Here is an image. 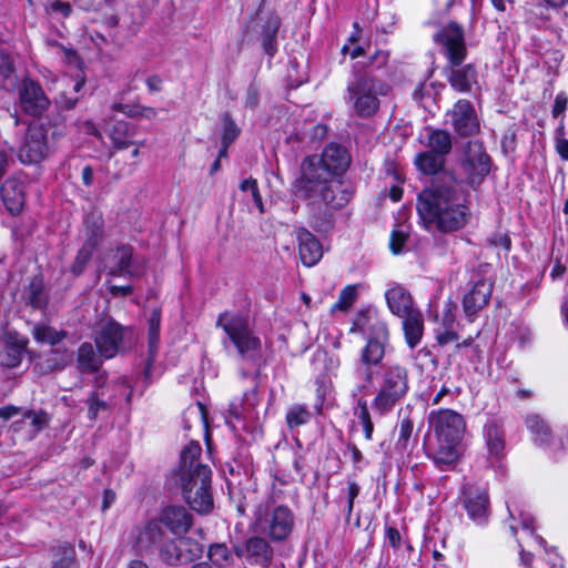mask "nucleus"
<instances>
[{
    "instance_id": "obj_1",
    "label": "nucleus",
    "mask_w": 568,
    "mask_h": 568,
    "mask_svg": "<svg viewBox=\"0 0 568 568\" xmlns=\"http://www.w3.org/2000/svg\"><path fill=\"white\" fill-rule=\"evenodd\" d=\"M351 163L343 146L331 143L322 154L304 158L292 183V193L314 213H328L344 207L352 192L339 180Z\"/></svg>"
},
{
    "instance_id": "obj_2",
    "label": "nucleus",
    "mask_w": 568,
    "mask_h": 568,
    "mask_svg": "<svg viewBox=\"0 0 568 568\" xmlns=\"http://www.w3.org/2000/svg\"><path fill=\"white\" fill-rule=\"evenodd\" d=\"M417 212L427 230L452 233L463 229L470 216L466 195L452 171L442 172L417 196Z\"/></svg>"
},
{
    "instance_id": "obj_3",
    "label": "nucleus",
    "mask_w": 568,
    "mask_h": 568,
    "mask_svg": "<svg viewBox=\"0 0 568 568\" xmlns=\"http://www.w3.org/2000/svg\"><path fill=\"white\" fill-rule=\"evenodd\" d=\"M201 454L202 447L199 443L189 444L181 453L178 475L183 497L189 506L199 514H207L213 509L212 471L207 465L199 460Z\"/></svg>"
},
{
    "instance_id": "obj_4",
    "label": "nucleus",
    "mask_w": 568,
    "mask_h": 568,
    "mask_svg": "<svg viewBox=\"0 0 568 568\" xmlns=\"http://www.w3.org/2000/svg\"><path fill=\"white\" fill-rule=\"evenodd\" d=\"M434 40L448 60L445 74L452 88L458 92H469L477 83V71L473 64L462 65L467 55L463 29L450 22L434 36Z\"/></svg>"
},
{
    "instance_id": "obj_5",
    "label": "nucleus",
    "mask_w": 568,
    "mask_h": 568,
    "mask_svg": "<svg viewBox=\"0 0 568 568\" xmlns=\"http://www.w3.org/2000/svg\"><path fill=\"white\" fill-rule=\"evenodd\" d=\"M346 91L354 112L359 118L367 119L377 113L381 106L379 97L387 95L389 87L372 74L363 73L347 84Z\"/></svg>"
},
{
    "instance_id": "obj_6",
    "label": "nucleus",
    "mask_w": 568,
    "mask_h": 568,
    "mask_svg": "<svg viewBox=\"0 0 568 568\" xmlns=\"http://www.w3.org/2000/svg\"><path fill=\"white\" fill-rule=\"evenodd\" d=\"M294 524L295 516L287 506L260 504L254 511L251 528L254 532L278 542L291 536Z\"/></svg>"
},
{
    "instance_id": "obj_7",
    "label": "nucleus",
    "mask_w": 568,
    "mask_h": 568,
    "mask_svg": "<svg viewBox=\"0 0 568 568\" xmlns=\"http://www.w3.org/2000/svg\"><path fill=\"white\" fill-rule=\"evenodd\" d=\"M408 392V369L400 364H386L382 368L378 392L373 409L381 416L389 413Z\"/></svg>"
},
{
    "instance_id": "obj_8",
    "label": "nucleus",
    "mask_w": 568,
    "mask_h": 568,
    "mask_svg": "<svg viewBox=\"0 0 568 568\" xmlns=\"http://www.w3.org/2000/svg\"><path fill=\"white\" fill-rule=\"evenodd\" d=\"M134 338L132 328L123 326L112 318L101 320L94 333L95 345L104 358H112L130 348Z\"/></svg>"
},
{
    "instance_id": "obj_9",
    "label": "nucleus",
    "mask_w": 568,
    "mask_h": 568,
    "mask_svg": "<svg viewBox=\"0 0 568 568\" xmlns=\"http://www.w3.org/2000/svg\"><path fill=\"white\" fill-rule=\"evenodd\" d=\"M216 325L223 328L241 356L253 357L254 353L260 348V338L253 335L248 321L244 315L222 313L217 318Z\"/></svg>"
},
{
    "instance_id": "obj_10",
    "label": "nucleus",
    "mask_w": 568,
    "mask_h": 568,
    "mask_svg": "<svg viewBox=\"0 0 568 568\" xmlns=\"http://www.w3.org/2000/svg\"><path fill=\"white\" fill-rule=\"evenodd\" d=\"M491 166L490 156L478 142H468L465 154L460 160V169L465 181L471 187L481 184L489 174Z\"/></svg>"
},
{
    "instance_id": "obj_11",
    "label": "nucleus",
    "mask_w": 568,
    "mask_h": 568,
    "mask_svg": "<svg viewBox=\"0 0 568 568\" xmlns=\"http://www.w3.org/2000/svg\"><path fill=\"white\" fill-rule=\"evenodd\" d=\"M438 443H460L466 430L464 417L452 409L432 412L428 417Z\"/></svg>"
},
{
    "instance_id": "obj_12",
    "label": "nucleus",
    "mask_w": 568,
    "mask_h": 568,
    "mask_svg": "<svg viewBox=\"0 0 568 568\" xmlns=\"http://www.w3.org/2000/svg\"><path fill=\"white\" fill-rule=\"evenodd\" d=\"M202 552V545L190 537H178L164 542L160 548L161 559L171 566L191 562L199 558Z\"/></svg>"
},
{
    "instance_id": "obj_13",
    "label": "nucleus",
    "mask_w": 568,
    "mask_h": 568,
    "mask_svg": "<svg viewBox=\"0 0 568 568\" xmlns=\"http://www.w3.org/2000/svg\"><path fill=\"white\" fill-rule=\"evenodd\" d=\"M47 131L40 124H31L27 129L24 141L19 148L18 158L24 164L40 162L47 154Z\"/></svg>"
},
{
    "instance_id": "obj_14",
    "label": "nucleus",
    "mask_w": 568,
    "mask_h": 568,
    "mask_svg": "<svg viewBox=\"0 0 568 568\" xmlns=\"http://www.w3.org/2000/svg\"><path fill=\"white\" fill-rule=\"evenodd\" d=\"M19 100L22 111L32 116L41 115L50 104L39 83L31 79H24L19 88Z\"/></svg>"
},
{
    "instance_id": "obj_15",
    "label": "nucleus",
    "mask_w": 568,
    "mask_h": 568,
    "mask_svg": "<svg viewBox=\"0 0 568 568\" xmlns=\"http://www.w3.org/2000/svg\"><path fill=\"white\" fill-rule=\"evenodd\" d=\"M388 338H367L366 345L362 348L359 355V364L355 373L364 382L371 384L373 382L372 367L378 365L385 355V345Z\"/></svg>"
},
{
    "instance_id": "obj_16",
    "label": "nucleus",
    "mask_w": 568,
    "mask_h": 568,
    "mask_svg": "<svg viewBox=\"0 0 568 568\" xmlns=\"http://www.w3.org/2000/svg\"><path fill=\"white\" fill-rule=\"evenodd\" d=\"M462 503L468 516L476 521L483 523L488 517L489 500L487 491L474 483H466L463 486Z\"/></svg>"
},
{
    "instance_id": "obj_17",
    "label": "nucleus",
    "mask_w": 568,
    "mask_h": 568,
    "mask_svg": "<svg viewBox=\"0 0 568 568\" xmlns=\"http://www.w3.org/2000/svg\"><path fill=\"white\" fill-rule=\"evenodd\" d=\"M447 115L454 130L462 136L473 135L479 131L474 106L467 100H458Z\"/></svg>"
},
{
    "instance_id": "obj_18",
    "label": "nucleus",
    "mask_w": 568,
    "mask_h": 568,
    "mask_svg": "<svg viewBox=\"0 0 568 568\" xmlns=\"http://www.w3.org/2000/svg\"><path fill=\"white\" fill-rule=\"evenodd\" d=\"M351 332L361 333L367 338H388L386 323L378 316L376 310L367 307L357 312L353 320Z\"/></svg>"
},
{
    "instance_id": "obj_19",
    "label": "nucleus",
    "mask_w": 568,
    "mask_h": 568,
    "mask_svg": "<svg viewBox=\"0 0 568 568\" xmlns=\"http://www.w3.org/2000/svg\"><path fill=\"white\" fill-rule=\"evenodd\" d=\"M493 293V282L487 278L478 280L471 288L464 295L463 308L467 317H473L485 307Z\"/></svg>"
},
{
    "instance_id": "obj_20",
    "label": "nucleus",
    "mask_w": 568,
    "mask_h": 568,
    "mask_svg": "<svg viewBox=\"0 0 568 568\" xmlns=\"http://www.w3.org/2000/svg\"><path fill=\"white\" fill-rule=\"evenodd\" d=\"M246 560L262 568H268L273 560V548L264 536H253L245 542Z\"/></svg>"
},
{
    "instance_id": "obj_21",
    "label": "nucleus",
    "mask_w": 568,
    "mask_h": 568,
    "mask_svg": "<svg viewBox=\"0 0 568 568\" xmlns=\"http://www.w3.org/2000/svg\"><path fill=\"white\" fill-rule=\"evenodd\" d=\"M28 339L17 333H8L3 351L0 353V364L6 367H17L26 353Z\"/></svg>"
},
{
    "instance_id": "obj_22",
    "label": "nucleus",
    "mask_w": 568,
    "mask_h": 568,
    "mask_svg": "<svg viewBox=\"0 0 568 568\" xmlns=\"http://www.w3.org/2000/svg\"><path fill=\"white\" fill-rule=\"evenodd\" d=\"M160 517L161 521L174 535L186 532L193 524L192 515L182 506L165 507Z\"/></svg>"
},
{
    "instance_id": "obj_23",
    "label": "nucleus",
    "mask_w": 568,
    "mask_h": 568,
    "mask_svg": "<svg viewBox=\"0 0 568 568\" xmlns=\"http://www.w3.org/2000/svg\"><path fill=\"white\" fill-rule=\"evenodd\" d=\"M105 130L115 150H125L134 144L136 128L132 123L115 120L108 123Z\"/></svg>"
},
{
    "instance_id": "obj_24",
    "label": "nucleus",
    "mask_w": 568,
    "mask_h": 568,
    "mask_svg": "<svg viewBox=\"0 0 568 568\" xmlns=\"http://www.w3.org/2000/svg\"><path fill=\"white\" fill-rule=\"evenodd\" d=\"M298 252L302 263L305 266H314L323 255L321 243L307 230H300L297 232Z\"/></svg>"
},
{
    "instance_id": "obj_25",
    "label": "nucleus",
    "mask_w": 568,
    "mask_h": 568,
    "mask_svg": "<svg viewBox=\"0 0 568 568\" xmlns=\"http://www.w3.org/2000/svg\"><path fill=\"white\" fill-rule=\"evenodd\" d=\"M1 197L11 214L20 213L26 199L23 183L14 178L7 179L1 187Z\"/></svg>"
},
{
    "instance_id": "obj_26",
    "label": "nucleus",
    "mask_w": 568,
    "mask_h": 568,
    "mask_svg": "<svg viewBox=\"0 0 568 568\" xmlns=\"http://www.w3.org/2000/svg\"><path fill=\"white\" fill-rule=\"evenodd\" d=\"M385 298L389 311L396 316H404L414 310L410 293L402 285L394 284L385 292Z\"/></svg>"
},
{
    "instance_id": "obj_27",
    "label": "nucleus",
    "mask_w": 568,
    "mask_h": 568,
    "mask_svg": "<svg viewBox=\"0 0 568 568\" xmlns=\"http://www.w3.org/2000/svg\"><path fill=\"white\" fill-rule=\"evenodd\" d=\"M161 518L146 521L138 531L136 545L141 550H148L160 544L165 535Z\"/></svg>"
},
{
    "instance_id": "obj_28",
    "label": "nucleus",
    "mask_w": 568,
    "mask_h": 568,
    "mask_svg": "<svg viewBox=\"0 0 568 568\" xmlns=\"http://www.w3.org/2000/svg\"><path fill=\"white\" fill-rule=\"evenodd\" d=\"M403 318V329L406 343L410 348H414L422 339L424 332V318L422 313L414 308L409 314L399 316Z\"/></svg>"
},
{
    "instance_id": "obj_29",
    "label": "nucleus",
    "mask_w": 568,
    "mask_h": 568,
    "mask_svg": "<svg viewBox=\"0 0 568 568\" xmlns=\"http://www.w3.org/2000/svg\"><path fill=\"white\" fill-rule=\"evenodd\" d=\"M415 164L424 174L434 175L433 179L446 171L444 170L445 158L429 150L419 153L415 159Z\"/></svg>"
},
{
    "instance_id": "obj_30",
    "label": "nucleus",
    "mask_w": 568,
    "mask_h": 568,
    "mask_svg": "<svg viewBox=\"0 0 568 568\" xmlns=\"http://www.w3.org/2000/svg\"><path fill=\"white\" fill-rule=\"evenodd\" d=\"M485 436L489 456L499 459L505 449V435L501 427L497 423L487 424Z\"/></svg>"
},
{
    "instance_id": "obj_31",
    "label": "nucleus",
    "mask_w": 568,
    "mask_h": 568,
    "mask_svg": "<svg viewBox=\"0 0 568 568\" xmlns=\"http://www.w3.org/2000/svg\"><path fill=\"white\" fill-rule=\"evenodd\" d=\"M71 357L68 351L59 352L53 349L47 357H38L39 361L34 364V369L40 374H48L50 372L62 369Z\"/></svg>"
},
{
    "instance_id": "obj_32",
    "label": "nucleus",
    "mask_w": 568,
    "mask_h": 568,
    "mask_svg": "<svg viewBox=\"0 0 568 568\" xmlns=\"http://www.w3.org/2000/svg\"><path fill=\"white\" fill-rule=\"evenodd\" d=\"M116 265L111 268V274L115 276H138L140 274L135 262L132 260V250L130 247H120L116 251Z\"/></svg>"
},
{
    "instance_id": "obj_33",
    "label": "nucleus",
    "mask_w": 568,
    "mask_h": 568,
    "mask_svg": "<svg viewBox=\"0 0 568 568\" xmlns=\"http://www.w3.org/2000/svg\"><path fill=\"white\" fill-rule=\"evenodd\" d=\"M427 148L429 151L435 152L442 156L450 153L453 141L450 134L440 129H430L427 134Z\"/></svg>"
},
{
    "instance_id": "obj_34",
    "label": "nucleus",
    "mask_w": 568,
    "mask_h": 568,
    "mask_svg": "<svg viewBox=\"0 0 568 568\" xmlns=\"http://www.w3.org/2000/svg\"><path fill=\"white\" fill-rule=\"evenodd\" d=\"M100 353L97 354L92 344L83 343L78 351V367L83 373H95L102 365Z\"/></svg>"
},
{
    "instance_id": "obj_35",
    "label": "nucleus",
    "mask_w": 568,
    "mask_h": 568,
    "mask_svg": "<svg viewBox=\"0 0 568 568\" xmlns=\"http://www.w3.org/2000/svg\"><path fill=\"white\" fill-rule=\"evenodd\" d=\"M460 443H438L433 459L440 468L455 464L459 458Z\"/></svg>"
},
{
    "instance_id": "obj_36",
    "label": "nucleus",
    "mask_w": 568,
    "mask_h": 568,
    "mask_svg": "<svg viewBox=\"0 0 568 568\" xmlns=\"http://www.w3.org/2000/svg\"><path fill=\"white\" fill-rule=\"evenodd\" d=\"M26 301L28 305L38 310L43 308L47 305L48 297L41 278H32L26 290Z\"/></svg>"
},
{
    "instance_id": "obj_37",
    "label": "nucleus",
    "mask_w": 568,
    "mask_h": 568,
    "mask_svg": "<svg viewBox=\"0 0 568 568\" xmlns=\"http://www.w3.org/2000/svg\"><path fill=\"white\" fill-rule=\"evenodd\" d=\"M161 313L153 310L149 318V364L154 361L160 341Z\"/></svg>"
},
{
    "instance_id": "obj_38",
    "label": "nucleus",
    "mask_w": 568,
    "mask_h": 568,
    "mask_svg": "<svg viewBox=\"0 0 568 568\" xmlns=\"http://www.w3.org/2000/svg\"><path fill=\"white\" fill-rule=\"evenodd\" d=\"M280 28V20L277 17H271L263 31L262 45L265 53L273 57L276 52V33Z\"/></svg>"
},
{
    "instance_id": "obj_39",
    "label": "nucleus",
    "mask_w": 568,
    "mask_h": 568,
    "mask_svg": "<svg viewBox=\"0 0 568 568\" xmlns=\"http://www.w3.org/2000/svg\"><path fill=\"white\" fill-rule=\"evenodd\" d=\"M33 337L40 343L57 345L68 336L65 331H57L50 326L37 325L32 331Z\"/></svg>"
},
{
    "instance_id": "obj_40",
    "label": "nucleus",
    "mask_w": 568,
    "mask_h": 568,
    "mask_svg": "<svg viewBox=\"0 0 568 568\" xmlns=\"http://www.w3.org/2000/svg\"><path fill=\"white\" fill-rule=\"evenodd\" d=\"M528 429L535 435V440L546 444L550 438V429L538 415H529L526 418Z\"/></svg>"
},
{
    "instance_id": "obj_41",
    "label": "nucleus",
    "mask_w": 568,
    "mask_h": 568,
    "mask_svg": "<svg viewBox=\"0 0 568 568\" xmlns=\"http://www.w3.org/2000/svg\"><path fill=\"white\" fill-rule=\"evenodd\" d=\"M210 560L219 567H227L233 562L232 551L225 544L211 545L209 549Z\"/></svg>"
},
{
    "instance_id": "obj_42",
    "label": "nucleus",
    "mask_w": 568,
    "mask_h": 568,
    "mask_svg": "<svg viewBox=\"0 0 568 568\" xmlns=\"http://www.w3.org/2000/svg\"><path fill=\"white\" fill-rule=\"evenodd\" d=\"M357 300V290L356 285H347L345 286L337 298V302L334 303L331 307V313H335L337 311L346 312L351 308V306Z\"/></svg>"
},
{
    "instance_id": "obj_43",
    "label": "nucleus",
    "mask_w": 568,
    "mask_h": 568,
    "mask_svg": "<svg viewBox=\"0 0 568 568\" xmlns=\"http://www.w3.org/2000/svg\"><path fill=\"white\" fill-rule=\"evenodd\" d=\"M311 418L310 410L303 405H293L286 413V423L290 428L306 424Z\"/></svg>"
},
{
    "instance_id": "obj_44",
    "label": "nucleus",
    "mask_w": 568,
    "mask_h": 568,
    "mask_svg": "<svg viewBox=\"0 0 568 568\" xmlns=\"http://www.w3.org/2000/svg\"><path fill=\"white\" fill-rule=\"evenodd\" d=\"M240 129L229 114L223 118L222 144L230 146L239 136Z\"/></svg>"
},
{
    "instance_id": "obj_45",
    "label": "nucleus",
    "mask_w": 568,
    "mask_h": 568,
    "mask_svg": "<svg viewBox=\"0 0 568 568\" xmlns=\"http://www.w3.org/2000/svg\"><path fill=\"white\" fill-rule=\"evenodd\" d=\"M13 63L8 55L1 57L0 61V82L4 88L14 85V79L12 78Z\"/></svg>"
},
{
    "instance_id": "obj_46",
    "label": "nucleus",
    "mask_w": 568,
    "mask_h": 568,
    "mask_svg": "<svg viewBox=\"0 0 568 568\" xmlns=\"http://www.w3.org/2000/svg\"><path fill=\"white\" fill-rule=\"evenodd\" d=\"M89 406V417L94 419L99 412H104L108 409V402L100 398V393L98 390L93 392L88 398Z\"/></svg>"
},
{
    "instance_id": "obj_47",
    "label": "nucleus",
    "mask_w": 568,
    "mask_h": 568,
    "mask_svg": "<svg viewBox=\"0 0 568 568\" xmlns=\"http://www.w3.org/2000/svg\"><path fill=\"white\" fill-rule=\"evenodd\" d=\"M408 239L407 232L404 230H394L390 235V250L394 254H399L403 251V246Z\"/></svg>"
},
{
    "instance_id": "obj_48",
    "label": "nucleus",
    "mask_w": 568,
    "mask_h": 568,
    "mask_svg": "<svg viewBox=\"0 0 568 568\" xmlns=\"http://www.w3.org/2000/svg\"><path fill=\"white\" fill-rule=\"evenodd\" d=\"M23 418L31 420V425L34 427L36 432L41 430L48 424L49 420L48 415L42 410L38 413L27 410L23 414Z\"/></svg>"
},
{
    "instance_id": "obj_49",
    "label": "nucleus",
    "mask_w": 568,
    "mask_h": 568,
    "mask_svg": "<svg viewBox=\"0 0 568 568\" xmlns=\"http://www.w3.org/2000/svg\"><path fill=\"white\" fill-rule=\"evenodd\" d=\"M84 225L88 230L91 231L92 237H95L100 234L102 227V217L98 213L88 214L84 219Z\"/></svg>"
},
{
    "instance_id": "obj_50",
    "label": "nucleus",
    "mask_w": 568,
    "mask_h": 568,
    "mask_svg": "<svg viewBox=\"0 0 568 568\" xmlns=\"http://www.w3.org/2000/svg\"><path fill=\"white\" fill-rule=\"evenodd\" d=\"M413 422L409 418L402 419L399 424L398 444L406 446L413 433Z\"/></svg>"
},
{
    "instance_id": "obj_51",
    "label": "nucleus",
    "mask_w": 568,
    "mask_h": 568,
    "mask_svg": "<svg viewBox=\"0 0 568 568\" xmlns=\"http://www.w3.org/2000/svg\"><path fill=\"white\" fill-rule=\"evenodd\" d=\"M568 106V97L565 92H559L556 98L552 105L551 114L554 118H558L559 115L564 114Z\"/></svg>"
},
{
    "instance_id": "obj_52",
    "label": "nucleus",
    "mask_w": 568,
    "mask_h": 568,
    "mask_svg": "<svg viewBox=\"0 0 568 568\" xmlns=\"http://www.w3.org/2000/svg\"><path fill=\"white\" fill-rule=\"evenodd\" d=\"M359 494V486L355 481H347V519L349 518L353 507L354 500Z\"/></svg>"
},
{
    "instance_id": "obj_53",
    "label": "nucleus",
    "mask_w": 568,
    "mask_h": 568,
    "mask_svg": "<svg viewBox=\"0 0 568 568\" xmlns=\"http://www.w3.org/2000/svg\"><path fill=\"white\" fill-rule=\"evenodd\" d=\"M260 102V90L255 84H251L247 88L245 94V106L250 109H255Z\"/></svg>"
},
{
    "instance_id": "obj_54",
    "label": "nucleus",
    "mask_w": 568,
    "mask_h": 568,
    "mask_svg": "<svg viewBox=\"0 0 568 568\" xmlns=\"http://www.w3.org/2000/svg\"><path fill=\"white\" fill-rule=\"evenodd\" d=\"M436 339L439 345H447L452 342H455L458 339L457 333L454 331V328L444 327L443 331H438L436 334Z\"/></svg>"
},
{
    "instance_id": "obj_55",
    "label": "nucleus",
    "mask_w": 568,
    "mask_h": 568,
    "mask_svg": "<svg viewBox=\"0 0 568 568\" xmlns=\"http://www.w3.org/2000/svg\"><path fill=\"white\" fill-rule=\"evenodd\" d=\"M243 413V406L241 403H231L227 409L226 423L233 426V419L241 420Z\"/></svg>"
},
{
    "instance_id": "obj_56",
    "label": "nucleus",
    "mask_w": 568,
    "mask_h": 568,
    "mask_svg": "<svg viewBox=\"0 0 568 568\" xmlns=\"http://www.w3.org/2000/svg\"><path fill=\"white\" fill-rule=\"evenodd\" d=\"M354 415L362 422L371 418L367 402L364 398H358L356 407L354 408Z\"/></svg>"
},
{
    "instance_id": "obj_57",
    "label": "nucleus",
    "mask_w": 568,
    "mask_h": 568,
    "mask_svg": "<svg viewBox=\"0 0 568 568\" xmlns=\"http://www.w3.org/2000/svg\"><path fill=\"white\" fill-rule=\"evenodd\" d=\"M93 244L92 243H89L87 244L84 247H82L79 252H78V256H77V260L80 264V270L79 272H81L82 270V266L91 258L92 256V252H93Z\"/></svg>"
},
{
    "instance_id": "obj_58",
    "label": "nucleus",
    "mask_w": 568,
    "mask_h": 568,
    "mask_svg": "<svg viewBox=\"0 0 568 568\" xmlns=\"http://www.w3.org/2000/svg\"><path fill=\"white\" fill-rule=\"evenodd\" d=\"M51 13L61 14L63 18H67L70 13V4L68 2L54 1L50 6Z\"/></svg>"
},
{
    "instance_id": "obj_59",
    "label": "nucleus",
    "mask_w": 568,
    "mask_h": 568,
    "mask_svg": "<svg viewBox=\"0 0 568 568\" xmlns=\"http://www.w3.org/2000/svg\"><path fill=\"white\" fill-rule=\"evenodd\" d=\"M386 537L389 541V545L397 549L400 546V534L399 531L394 527H387L386 529Z\"/></svg>"
},
{
    "instance_id": "obj_60",
    "label": "nucleus",
    "mask_w": 568,
    "mask_h": 568,
    "mask_svg": "<svg viewBox=\"0 0 568 568\" xmlns=\"http://www.w3.org/2000/svg\"><path fill=\"white\" fill-rule=\"evenodd\" d=\"M79 131L87 135H93L101 139V133L91 121H84L79 124Z\"/></svg>"
},
{
    "instance_id": "obj_61",
    "label": "nucleus",
    "mask_w": 568,
    "mask_h": 568,
    "mask_svg": "<svg viewBox=\"0 0 568 568\" xmlns=\"http://www.w3.org/2000/svg\"><path fill=\"white\" fill-rule=\"evenodd\" d=\"M20 410H21L20 407H17L13 405L0 407V418H2L3 420H8L11 417L18 415L20 413Z\"/></svg>"
},
{
    "instance_id": "obj_62",
    "label": "nucleus",
    "mask_w": 568,
    "mask_h": 568,
    "mask_svg": "<svg viewBox=\"0 0 568 568\" xmlns=\"http://www.w3.org/2000/svg\"><path fill=\"white\" fill-rule=\"evenodd\" d=\"M555 146L560 158L568 161V139L555 141Z\"/></svg>"
},
{
    "instance_id": "obj_63",
    "label": "nucleus",
    "mask_w": 568,
    "mask_h": 568,
    "mask_svg": "<svg viewBox=\"0 0 568 568\" xmlns=\"http://www.w3.org/2000/svg\"><path fill=\"white\" fill-rule=\"evenodd\" d=\"M109 291L113 296H120V295L126 296L133 292V287L131 285H125V286L112 285V286H110Z\"/></svg>"
},
{
    "instance_id": "obj_64",
    "label": "nucleus",
    "mask_w": 568,
    "mask_h": 568,
    "mask_svg": "<svg viewBox=\"0 0 568 568\" xmlns=\"http://www.w3.org/2000/svg\"><path fill=\"white\" fill-rule=\"evenodd\" d=\"M115 493L111 489H105L103 493L102 510L105 511L115 501Z\"/></svg>"
}]
</instances>
